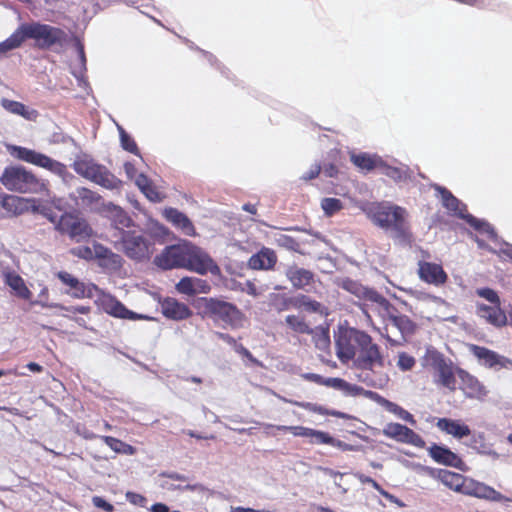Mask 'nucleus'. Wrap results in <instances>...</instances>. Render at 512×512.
I'll list each match as a JSON object with an SVG mask.
<instances>
[{
    "label": "nucleus",
    "instance_id": "f257e3e1",
    "mask_svg": "<svg viewBox=\"0 0 512 512\" xmlns=\"http://www.w3.org/2000/svg\"><path fill=\"white\" fill-rule=\"evenodd\" d=\"M367 214L375 225L388 231L392 238L401 243L410 240L411 233L405 219L406 210L404 208L388 203H378L371 205L367 209Z\"/></svg>",
    "mask_w": 512,
    "mask_h": 512
},
{
    "label": "nucleus",
    "instance_id": "f03ea898",
    "mask_svg": "<svg viewBox=\"0 0 512 512\" xmlns=\"http://www.w3.org/2000/svg\"><path fill=\"white\" fill-rule=\"evenodd\" d=\"M23 41L33 40L34 47L50 50L53 47H64L68 34L61 28L40 21L24 22L19 25Z\"/></svg>",
    "mask_w": 512,
    "mask_h": 512
},
{
    "label": "nucleus",
    "instance_id": "7ed1b4c3",
    "mask_svg": "<svg viewBox=\"0 0 512 512\" xmlns=\"http://www.w3.org/2000/svg\"><path fill=\"white\" fill-rule=\"evenodd\" d=\"M72 168L78 175L106 189H118L121 185V181L114 174L87 154L78 156Z\"/></svg>",
    "mask_w": 512,
    "mask_h": 512
},
{
    "label": "nucleus",
    "instance_id": "20e7f679",
    "mask_svg": "<svg viewBox=\"0 0 512 512\" xmlns=\"http://www.w3.org/2000/svg\"><path fill=\"white\" fill-rule=\"evenodd\" d=\"M114 247L122 251L128 258L136 261L148 259L153 253L152 243L142 234L121 229L120 236L114 242Z\"/></svg>",
    "mask_w": 512,
    "mask_h": 512
},
{
    "label": "nucleus",
    "instance_id": "39448f33",
    "mask_svg": "<svg viewBox=\"0 0 512 512\" xmlns=\"http://www.w3.org/2000/svg\"><path fill=\"white\" fill-rule=\"evenodd\" d=\"M8 150L11 153V155L14 156L15 158H17L21 161L33 164L35 166L44 168V169L50 171L51 173L59 176L64 181H66L67 178L73 177L67 171V168L63 163H61L43 153L37 152L35 150L29 149L26 147L16 146V145L9 146Z\"/></svg>",
    "mask_w": 512,
    "mask_h": 512
},
{
    "label": "nucleus",
    "instance_id": "423d86ee",
    "mask_svg": "<svg viewBox=\"0 0 512 512\" xmlns=\"http://www.w3.org/2000/svg\"><path fill=\"white\" fill-rule=\"evenodd\" d=\"M0 182L6 189L20 193L38 192L43 186L32 172L20 165L6 167Z\"/></svg>",
    "mask_w": 512,
    "mask_h": 512
},
{
    "label": "nucleus",
    "instance_id": "0eeeda50",
    "mask_svg": "<svg viewBox=\"0 0 512 512\" xmlns=\"http://www.w3.org/2000/svg\"><path fill=\"white\" fill-rule=\"evenodd\" d=\"M204 316L214 322H221L224 325L234 326L241 318V312L232 303L212 297L199 299Z\"/></svg>",
    "mask_w": 512,
    "mask_h": 512
},
{
    "label": "nucleus",
    "instance_id": "6e6552de",
    "mask_svg": "<svg viewBox=\"0 0 512 512\" xmlns=\"http://www.w3.org/2000/svg\"><path fill=\"white\" fill-rule=\"evenodd\" d=\"M426 360L434 369V382L450 391L456 389V369L454 363L445 355L434 348L427 349Z\"/></svg>",
    "mask_w": 512,
    "mask_h": 512
},
{
    "label": "nucleus",
    "instance_id": "1a4fd4ad",
    "mask_svg": "<svg viewBox=\"0 0 512 512\" xmlns=\"http://www.w3.org/2000/svg\"><path fill=\"white\" fill-rule=\"evenodd\" d=\"M355 344L359 347L356 359L357 367L364 370H373L375 367L384 366V358L380 353V347L373 343L372 337L366 332L355 333Z\"/></svg>",
    "mask_w": 512,
    "mask_h": 512
},
{
    "label": "nucleus",
    "instance_id": "9d476101",
    "mask_svg": "<svg viewBox=\"0 0 512 512\" xmlns=\"http://www.w3.org/2000/svg\"><path fill=\"white\" fill-rule=\"evenodd\" d=\"M55 229L61 234H67L75 242L85 241L93 234V230L88 222L73 213L62 214Z\"/></svg>",
    "mask_w": 512,
    "mask_h": 512
},
{
    "label": "nucleus",
    "instance_id": "9b49d317",
    "mask_svg": "<svg viewBox=\"0 0 512 512\" xmlns=\"http://www.w3.org/2000/svg\"><path fill=\"white\" fill-rule=\"evenodd\" d=\"M335 284L360 300L376 303L386 310L391 306L390 302L376 290L365 287L351 278L339 277L335 280Z\"/></svg>",
    "mask_w": 512,
    "mask_h": 512
},
{
    "label": "nucleus",
    "instance_id": "f8f14e48",
    "mask_svg": "<svg viewBox=\"0 0 512 512\" xmlns=\"http://www.w3.org/2000/svg\"><path fill=\"white\" fill-rule=\"evenodd\" d=\"M185 268L200 275H205L208 272L212 275H218L220 273L219 266L211 256L205 250L193 245L191 242H189Z\"/></svg>",
    "mask_w": 512,
    "mask_h": 512
},
{
    "label": "nucleus",
    "instance_id": "ddd939ff",
    "mask_svg": "<svg viewBox=\"0 0 512 512\" xmlns=\"http://www.w3.org/2000/svg\"><path fill=\"white\" fill-rule=\"evenodd\" d=\"M189 241L167 246L155 257V264L164 269L185 268Z\"/></svg>",
    "mask_w": 512,
    "mask_h": 512
},
{
    "label": "nucleus",
    "instance_id": "4468645a",
    "mask_svg": "<svg viewBox=\"0 0 512 512\" xmlns=\"http://www.w3.org/2000/svg\"><path fill=\"white\" fill-rule=\"evenodd\" d=\"M469 352L477 358L480 365L498 371L500 369L512 370V360L490 350L486 347L476 344H468Z\"/></svg>",
    "mask_w": 512,
    "mask_h": 512
},
{
    "label": "nucleus",
    "instance_id": "2eb2a0df",
    "mask_svg": "<svg viewBox=\"0 0 512 512\" xmlns=\"http://www.w3.org/2000/svg\"><path fill=\"white\" fill-rule=\"evenodd\" d=\"M383 435L394 439L397 442L413 445L417 448H424V439L409 427L400 423H388L382 430Z\"/></svg>",
    "mask_w": 512,
    "mask_h": 512
},
{
    "label": "nucleus",
    "instance_id": "dca6fc26",
    "mask_svg": "<svg viewBox=\"0 0 512 512\" xmlns=\"http://www.w3.org/2000/svg\"><path fill=\"white\" fill-rule=\"evenodd\" d=\"M463 494L493 502H512L511 498L502 495L493 487L471 478L466 479V483L463 487Z\"/></svg>",
    "mask_w": 512,
    "mask_h": 512
},
{
    "label": "nucleus",
    "instance_id": "f3484780",
    "mask_svg": "<svg viewBox=\"0 0 512 512\" xmlns=\"http://www.w3.org/2000/svg\"><path fill=\"white\" fill-rule=\"evenodd\" d=\"M362 332L357 329L339 331L334 335L336 355L342 363H348L356 355L355 350V333Z\"/></svg>",
    "mask_w": 512,
    "mask_h": 512
},
{
    "label": "nucleus",
    "instance_id": "a211bd4d",
    "mask_svg": "<svg viewBox=\"0 0 512 512\" xmlns=\"http://www.w3.org/2000/svg\"><path fill=\"white\" fill-rule=\"evenodd\" d=\"M57 276L63 284L70 288L67 293L74 298H92L94 297V292L98 290L96 285L85 284L66 271H60Z\"/></svg>",
    "mask_w": 512,
    "mask_h": 512
},
{
    "label": "nucleus",
    "instance_id": "6ab92c4d",
    "mask_svg": "<svg viewBox=\"0 0 512 512\" xmlns=\"http://www.w3.org/2000/svg\"><path fill=\"white\" fill-rule=\"evenodd\" d=\"M476 315L495 328L507 325L506 308H501V304L476 303Z\"/></svg>",
    "mask_w": 512,
    "mask_h": 512
},
{
    "label": "nucleus",
    "instance_id": "aec40b11",
    "mask_svg": "<svg viewBox=\"0 0 512 512\" xmlns=\"http://www.w3.org/2000/svg\"><path fill=\"white\" fill-rule=\"evenodd\" d=\"M418 266V275L422 281L436 287L446 283L448 275L440 264L420 261Z\"/></svg>",
    "mask_w": 512,
    "mask_h": 512
},
{
    "label": "nucleus",
    "instance_id": "412c9836",
    "mask_svg": "<svg viewBox=\"0 0 512 512\" xmlns=\"http://www.w3.org/2000/svg\"><path fill=\"white\" fill-rule=\"evenodd\" d=\"M457 376L461 380V389L468 398L483 399L487 396L486 387L473 375L462 368L456 369Z\"/></svg>",
    "mask_w": 512,
    "mask_h": 512
},
{
    "label": "nucleus",
    "instance_id": "4be33fe9",
    "mask_svg": "<svg viewBox=\"0 0 512 512\" xmlns=\"http://www.w3.org/2000/svg\"><path fill=\"white\" fill-rule=\"evenodd\" d=\"M160 307L162 314L171 320L181 321L188 319L192 315L188 305L172 297H167L160 301Z\"/></svg>",
    "mask_w": 512,
    "mask_h": 512
},
{
    "label": "nucleus",
    "instance_id": "5701e85b",
    "mask_svg": "<svg viewBox=\"0 0 512 512\" xmlns=\"http://www.w3.org/2000/svg\"><path fill=\"white\" fill-rule=\"evenodd\" d=\"M428 452L430 457L439 464L451 466L460 470L464 466L462 459L446 446L433 444L429 447Z\"/></svg>",
    "mask_w": 512,
    "mask_h": 512
},
{
    "label": "nucleus",
    "instance_id": "b1692460",
    "mask_svg": "<svg viewBox=\"0 0 512 512\" xmlns=\"http://www.w3.org/2000/svg\"><path fill=\"white\" fill-rule=\"evenodd\" d=\"M103 306L108 314L117 318L129 320L151 319L146 315L138 314L129 310L123 303L111 296L105 297L103 300Z\"/></svg>",
    "mask_w": 512,
    "mask_h": 512
},
{
    "label": "nucleus",
    "instance_id": "393cba45",
    "mask_svg": "<svg viewBox=\"0 0 512 512\" xmlns=\"http://www.w3.org/2000/svg\"><path fill=\"white\" fill-rule=\"evenodd\" d=\"M95 253L96 259L99 261L101 267L114 271L121 268L123 258L119 254L114 253L111 249L95 242L94 254Z\"/></svg>",
    "mask_w": 512,
    "mask_h": 512
},
{
    "label": "nucleus",
    "instance_id": "a878e982",
    "mask_svg": "<svg viewBox=\"0 0 512 512\" xmlns=\"http://www.w3.org/2000/svg\"><path fill=\"white\" fill-rule=\"evenodd\" d=\"M167 221L171 222L176 228L180 229L185 235H195V227L192 221L183 212L176 208H165L163 212Z\"/></svg>",
    "mask_w": 512,
    "mask_h": 512
},
{
    "label": "nucleus",
    "instance_id": "bb28decb",
    "mask_svg": "<svg viewBox=\"0 0 512 512\" xmlns=\"http://www.w3.org/2000/svg\"><path fill=\"white\" fill-rule=\"evenodd\" d=\"M367 398L370 399V400L375 401L378 404H380L387 411H389L390 413L395 414L400 419L408 422L409 424H411V425H415L416 424V420L414 419V416L410 412L406 411L405 409H403L398 404L385 399L384 397H382L377 392H374V391L368 392Z\"/></svg>",
    "mask_w": 512,
    "mask_h": 512
},
{
    "label": "nucleus",
    "instance_id": "cd10ccee",
    "mask_svg": "<svg viewBox=\"0 0 512 512\" xmlns=\"http://www.w3.org/2000/svg\"><path fill=\"white\" fill-rule=\"evenodd\" d=\"M285 276L296 289H304L314 280V274L305 268L289 265L285 270Z\"/></svg>",
    "mask_w": 512,
    "mask_h": 512
},
{
    "label": "nucleus",
    "instance_id": "c85d7f7f",
    "mask_svg": "<svg viewBox=\"0 0 512 512\" xmlns=\"http://www.w3.org/2000/svg\"><path fill=\"white\" fill-rule=\"evenodd\" d=\"M276 262L277 256L275 252L269 248H262L249 258L248 266L253 270H270L273 269Z\"/></svg>",
    "mask_w": 512,
    "mask_h": 512
},
{
    "label": "nucleus",
    "instance_id": "c756f323",
    "mask_svg": "<svg viewBox=\"0 0 512 512\" xmlns=\"http://www.w3.org/2000/svg\"><path fill=\"white\" fill-rule=\"evenodd\" d=\"M324 386L342 391L345 396L351 397L364 396L367 398L368 392H371V390H366L359 385L351 384L337 377L326 378Z\"/></svg>",
    "mask_w": 512,
    "mask_h": 512
},
{
    "label": "nucleus",
    "instance_id": "7c9ffc66",
    "mask_svg": "<svg viewBox=\"0 0 512 512\" xmlns=\"http://www.w3.org/2000/svg\"><path fill=\"white\" fill-rule=\"evenodd\" d=\"M436 426L441 431L452 435L454 438L462 439L471 434V430L468 425L462 423L460 420L451 418H439Z\"/></svg>",
    "mask_w": 512,
    "mask_h": 512
},
{
    "label": "nucleus",
    "instance_id": "2f4dec72",
    "mask_svg": "<svg viewBox=\"0 0 512 512\" xmlns=\"http://www.w3.org/2000/svg\"><path fill=\"white\" fill-rule=\"evenodd\" d=\"M425 470H427L432 476H435V473L437 472V477L443 482V484L457 492L463 493V487L467 478L445 469L434 470L426 467Z\"/></svg>",
    "mask_w": 512,
    "mask_h": 512
},
{
    "label": "nucleus",
    "instance_id": "473e14b6",
    "mask_svg": "<svg viewBox=\"0 0 512 512\" xmlns=\"http://www.w3.org/2000/svg\"><path fill=\"white\" fill-rule=\"evenodd\" d=\"M433 188L441 196L442 205L453 215L459 218V214H465L466 206L458 198H456L448 189L438 184H434Z\"/></svg>",
    "mask_w": 512,
    "mask_h": 512
},
{
    "label": "nucleus",
    "instance_id": "72a5a7b5",
    "mask_svg": "<svg viewBox=\"0 0 512 512\" xmlns=\"http://www.w3.org/2000/svg\"><path fill=\"white\" fill-rule=\"evenodd\" d=\"M286 303L290 304L295 309H303L309 313L323 314L325 309L320 302L304 294L286 298Z\"/></svg>",
    "mask_w": 512,
    "mask_h": 512
},
{
    "label": "nucleus",
    "instance_id": "f704fd0d",
    "mask_svg": "<svg viewBox=\"0 0 512 512\" xmlns=\"http://www.w3.org/2000/svg\"><path fill=\"white\" fill-rule=\"evenodd\" d=\"M108 211L110 213L112 224L117 231L114 233V237L117 238L120 236L121 229L125 230V228H129L133 225L131 217L120 206L110 204Z\"/></svg>",
    "mask_w": 512,
    "mask_h": 512
},
{
    "label": "nucleus",
    "instance_id": "c9c22d12",
    "mask_svg": "<svg viewBox=\"0 0 512 512\" xmlns=\"http://www.w3.org/2000/svg\"><path fill=\"white\" fill-rule=\"evenodd\" d=\"M351 162L361 170L371 171L384 165V160L378 155L367 153L351 154Z\"/></svg>",
    "mask_w": 512,
    "mask_h": 512
},
{
    "label": "nucleus",
    "instance_id": "e433bc0d",
    "mask_svg": "<svg viewBox=\"0 0 512 512\" xmlns=\"http://www.w3.org/2000/svg\"><path fill=\"white\" fill-rule=\"evenodd\" d=\"M5 284L8 285L15 294L25 300H29L32 296L31 291L27 288L23 278L14 272L4 274Z\"/></svg>",
    "mask_w": 512,
    "mask_h": 512
},
{
    "label": "nucleus",
    "instance_id": "4c0bfd02",
    "mask_svg": "<svg viewBox=\"0 0 512 512\" xmlns=\"http://www.w3.org/2000/svg\"><path fill=\"white\" fill-rule=\"evenodd\" d=\"M380 169H382L383 174L395 182H405L411 178V170L407 166L393 167L384 161V165H381Z\"/></svg>",
    "mask_w": 512,
    "mask_h": 512
},
{
    "label": "nucleus",
    "instance_id": "58836bf2",
    "mask_svg": "<svg viewBox=\"0 0 512 512\" xmlns=\"http://www.w3.org/2000/svg\"><path fill=\"white\" fill-rule=\"evenodd\" d=\"M75 199L80 200L84 206H91L101 200V196L85 187H79L73 193Z\"/></svg>",
    "mask_w": 512,
    "mask_h": 512
},
{
    "label": "nucleus",
    "instance_id": "ea45409f",
    "mask_svg": "<svg viewBox=\"0 0 512 512\" xmlns=\"http://www.w3.org/2000/svg\"><path fill=\"white\" fill-rule=\"evenodd\" d=\"M24 43L19 26L17 29L3 42L0 43V54L19 48Z\"/></svg>",
    "mask_w": 512,
    "mask_h": 512
},
{
    "label": "nucleus",
    "instance_id": "a19ab883",
    "mask_svg": "<svg viewBox=\"0 0 512 512\" xmlns=\"http://www.w3.org/2000/svg\"><path fill=\"white\" fill-rule=\"evenodd\" d=\"M285 322L294 332L301 334H312L314 332L313 328L309 327L305 320L299 316L288 315Z\"/></svg>",
    "mask_w": 512,
    "mask_h": 512
},
{
    "label": "nucleus",
    "instance_id": "79ce46f5",
    "mask_svg": "<svg viewBox=\"0 0 512 512\" xmlns=\"http://www.w3.org/2000/svg\"><path fill=\"white\" fill-rule=\"evenodd\" d=\"M1 105L6 111L12 114L20 115L25 119H31L30 112L27 110L26 106L21 102L3 98L1 100Z\"/></svg>",
    "mask_w": 512,
    "mask_h": 512
},
{
    "label": "nucleus",
    "instance_id": "37998d69",
    "mask_svg": "<svg viewBox=\"0 0 512 512\" xmlns=\"http://www.w3.org/2000/svg\"><path fill=\"white\" fill-rule=\"evenodd\" d=\"M21 198L14 195L0 194V204L8 212L13 214H20L22 212Z\"/></svg>",
    "mask_w": 512,
    "mask_h": 512
},
{
    "label": "nucleus",
    "instance_id": "c03bdc74",
    "mask_svg": "<svg viewBox=\"0 0 512 512\" xmlns=\"http://www.w3.org/2000/svg\"><path fill=\"white\" fill-rule=\"evenodd\" d=\"M105 443L115 452L125 454V455H133L135 453V448L117 438L111 436H105Z\"/></svg>",
    "mask_w": 512,
    "mask_h": 512
},
{
    "label": "nucleus",
    "instance_id": "a18cd8bd",
    "mask_svg": "<svg viewBox=\"0 0 512 512\" xmlns=\"http://www.w3.org/2000/svg\"><path fill=\"white\" fill-rule=\"evenodd\" d=\"M117 129L119 132L121 147L136 156H140V151L134 139L126 132L122 126L117 125Z\"/></svg>",
    "mask_w": 512,
    "mask_h": 512
},
{
    "label": "nucleus",
    "instance_id": "49530a36",
    "mask_svg": "<svg viewBox=\"0 0 512 512\" xmlns=\"http://www.w3.org/2000/svg\"><path fill=\"white\" fill-rule=\"evenodd\" d=\"M390 320L401 333H413L415 329L414 322L406 315H390Z\"/></svg>",
    "mask_w": 512,
    "mask_h": 512
},
{
    "label": "nucleus",
    "instance_id": "de8ad7c7",
    "mask_svg": "<svg viewBox=\"0 0 512 512\" xmlns=\"http://www.w3.org/2000/svg\"><path fill=\"white\" fill-rule=\"evenodd\" d=\"M313 330L314 332L311 335H313L316 348L320 350H326L330 345L329 329L324 327H316Z\"/></svg>",
    "mask_w": 512,
    "mask_h": 512
},
{
    "label": "nucleus",
    "instance_id": "09e8293b",
    "mask_svg": "<svg viewBox=\"0 0 512 512\" xmlns=\"http://www.w3.org/2000/svg\"><path fill=\"white\" fill-rule=\"evenodd\" d=\"M343 207L342 202L338 198H323L321 208L327 216H332Z\"/></svg>",
    "mask_w": 512,
    "mask_h": 512
},
{
    "label": "nucleus",
    "instance_id": "8fccbe9b",
    "mask_svg": "<svg viewBox=\"0 0 512 512\" xmlns=\"http://www.w3.org/2000/svg\"><path fill=\"white\" fill-rule=\"evenodd\" d=\"M267 427H274V425L268 424ZM275 428L279 431H289L294 436L305 437L308 438L310 436L312 428L304 427V426H285L278 425Z\"/></svg>",
    "mask_w": 512,
    "mask_h": 512
},
{
    "label": "nucleus",
    "instance_id": "3c124183",
    "mask_svg": "<svg viewBox=\"0 0 512 512\" xmlns=\"http://www.w3.org/2000/svg\"><path fill=\"white\" fill-rule=\"evenodd\" d=\"M95 250V242L93 243L92 247L89 246H78L71 249V254L73 256H76L78 258L84 259V260H93L96 259V253L94 254Z\"/></svg>",
    "mask_w": 512,
    "mask_h": 512
},
{
    "label": "nucleus",
    "instance_id": "603ef678",
    "mask_svg": "<svg viewBox=\"0 0 512 512\" xmlns=\"http://www.w3.org/2000/svg\"><path fill=\"white\" fill-rule=\"evenodd\" d=\"M476 294L487 300L491 305L501 304L497 292L489 287H482L476 289Z\"/></svg>",
    "mask_w": 512,
    "mask_h": 512
},
{
    "label": "nucleus",
    "instance_id": "864d4df0",
    "mask_svg": "<svg viewBox=\"0 0 512 512\" xmlns=\"http://www.w3.org/2000/svg\"><path fill=\"white\" fill-rule=\"evenodd\" d=\"M310 443L311 444H327L330 445L332 441V436L324 431L312 429L310 436Z\"/></svg>",
    "mask_w": 512,
    "mask_h": 512
},
{
    "label": "nucleus",
    "instance_id": "5fc2aeb1",
    "mask_svg": "<svg viewBox=\"0 0 512 512\" xmlns=\"http://www.w3.org/2000/svg\"><path fill=\"white\" fill-rule=\"evenodd\" d=\"M176 289L182 294L189 296L195 295V290L193 289V277L181 278L180 281L176 284Z\"/></svg>",
    "mask_w": 512,
    "mask_h": 512
},
{
    "label": "nucleus",
    "instance_id": "6e6d98bb",
    "mask_svg": "<svg viewBox=\"0 0 512 512\" xmlns=\"http://www.w3.org/2000/svg\"><path fill=\"white\" fill-rule=\"evenodd\" d=\"M276 241L279 246L288 250L297 251L299 248V243L289 235L281 234L276 238Z\"/></svg>",
    "mask_w": 512,
    "mask_h": 512
},
{
    "label": "nucleus",
    "instance_id": "4d7b16f0",
    "mask_svg": "<svg viewBox=\"0 0 512 512\" xmlns=\"http://www.w3.org/2000/svg\"><path fill=\"white\" fill-rule=\"evenodd\" d=\"M160 487L162 489H166L168 491H175V490H189L194 491L196 489V485L186 484L184 486L180 484H174L172 480L164 479L160 483Z\"/></svg>",
    "mask_w": 512,
    "mask_h": 512
},
{
    "label": "nucleus",
    "instance_id": "13d9d810",
    "mask_svg": "<svg viewBox=\"0 0 512 512\" xmlns=\"http://www.w3.org/2000/svg\"><path fill=\"white\" fill-rule=\"evenodd\" d=\"M79 64L75 66L72 70V74L78 79V81H82L87 70L86 66V55L85 52L83 54H79Z\"/></svg>",
    "mask_w": 512,
    "mask_h": 512
},
{
    "label": "nucleus",
    "instance_id": "bf43d9fd",
    "mask_svg": "<svg viewBox=\"0 0 512 512\" xmlns=\"http://www.w3.org/2000/svg\"><path fill=\"white\" fill-rule=\"evenodd\" d=\"M397 364L402 371H409L414 367L415 359L407 353H401L399 354Z\"/></svg>",
    "mask_w": 512,
    "mask_h": 512
},
{
    "label": "nucleus",
    "instance_id": "052dcab7",
    "mask_svg": "<svg viewBox=\"0 0 512 512\" xmlns=\"http://www.w3.org/2000/svg\"><path fill=\"white\" fill-rule=\"evenodd\" d=\"M125 497H126V500L133 505H136L139 507L146 506L147 499H146V497H144L141 494H138V493H135L132 491H128V492H126Z\"/></svg>",
    "mask_w": 512,
    "mask_h": 512
},
{
    "label": "nucleus",
    "instance_id": "680f3d73",
    "mask_svg": "<svg viewBox=\"0 0 512 512\" xmlns=\"http://www.w3.org/2000/svg\"><path fill=\"white\" fill-rule=\"evenodd\" d=\"M459 218L465 220L471 227H473L476 231L480 232L482 225H484V220L478 219L469 213L459 214Z\"/></svg>",
    "mask_w": 512,
    "mask_h": 512
},
{
    "label": "nucleus",
    "instance_id": "e2e57ef3",
    "mask_svg": "<svg viewBox=\"0 0 512 512\" xmlns=\"http://www.w3.org/2000/svg\"><path fill=\"white\" fill-rule=\"evenodd\" d=\"M235 352L247 358L252 364L262 366V363L256 359L251 352L245 348L242 344L235 345Z\"/></svg>",
    "mask_w": 512,
    "mask_h": 512
},
{
    "label": "nucleus",
    "instance_id": "0e129e2a",
    "mask_svg": "<svg viewBox=\"0 0 512 512\" xmlns=\"http://www.w3.org/2000/svg\"><path fill=\"white\" fill-rule=\"evenodd\" d=\"M92 503L95 507L104 510L105 512H113L114 506L107 502L103 497L94 496L92 498Z\"/></svg>",
    "mask_w": 512,
    "mask_h": 512
},
{
    "label": "nucleus",
    "instance_id": "69168bd1",
    "mask_svg": "<svg viewBox=\"0 0 512 512\" xmlns=\"http://www.w3.org/2000/svg\"><path fill=\"white\" fill-rule=\"evenodd\" d=\"M210 285L206 280L193 277V289L195 294L197 293H208L210 291Z\"/></svg>",
    "mask_w": 512,
    "mask_h": 512
},
{
    "label": "nucleus",
    "instance_id": "338daca9",
    "mask_svg": "<svg viewBox=\"0 0 512 512\" xmlns=\"http://www.w3.org/2000/svg\"><path fill=\"white\" fill-rule=\"evenodd\" d=\"M159 477L164 479H169L172 481H178V482H186L188 480V477L184 474H180L177 472H168L164 471L159 474Z\"/></svg>",
    "mask_w": 512,
    "mask_h": 512
},
{
    "label": "nucleus",
    "instance_id": "774afa93",
    "mask_svg": "<svg viewBox=\"0 0 512 512\" xmlns=\"http://www.w3.org/2000/svg\"><path fill=\"white\" fill-rule=\"evenodd\" d=\"M143 193L152 202L157 203L162 200L160 193L152 186V184L147 189H145Z\"/></svg>",
    "mask_w": 512,
    "mask_h": 512
}]
</instances>
